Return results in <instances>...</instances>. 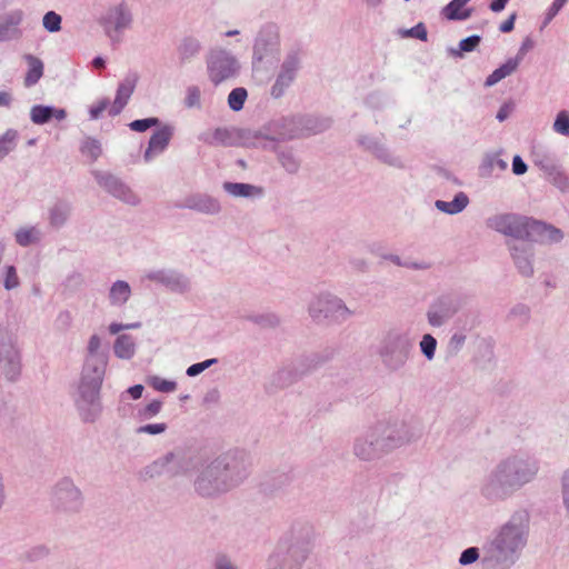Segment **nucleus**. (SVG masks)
<instances>
[{"mask_svg": "<svg viewBox=\"0 0 569 569\" xmlns=\"http://www.w3.org/2000/svg\"><path fill=\"white\" fill-rule=\"evenodd\" d=\"M249 471L248 456L240 450H228L197 463L193 489L202 498H219L239 487Z\"/></svg>", "mask_w": 569, "mask_h": 569, "instance_id": "obj_1", "label": "nucleus"}, {"mask_svg": "<svg viewBox=\"0 0 569 569\" xmlns=\"http://www.w3.org/2000/svg\"><path fill=\"white\" fill-rule=\"evenodd\" d=\"M540 471L535 457L516 452L500 459L481 480L479 492L489 502H501L533 482Z\"/></svg>", "mask_w": 569, "mask_h": 569, "instance_id": "obj_2", "label": "nucleus"}, {"mask_svg": "<svg viewBox=\"0 0 569 569\" xmlns=\"http://www.w3.org/2000/svg\"><path fill=\"white\" fill-rule=\"evenodd\" d=\"M529 531V512L515 511L487 542L481 559L482 569H509L525 549Z\"/></svg>", "mask_w": 569, "mask_h": 569, "instance_id": "obj_3", "label": "nucleus"}, {"mask_svg": "<svg viewBox=\"0 0 569 569\" xmlns=\"http://www.w3.org/2000/svg\"><path fill=\"white\" fill-rule=\"evenodd\" d=\"M415 341L410 333L401 329H390L381 338L378 355L389 371L405 368L413 356Z\"/></svg>", "mask_w": 569, "mask_h": 569, "instance_id": "obj_4", "label": "nucleus"}, {"mask_svg": "<svg viewBox=\"0 0 569 569\" xmlns=\"http://www.w3.org/2000/svg\"><path fill=\"white\" fill-rule=\"evenodd\" d=\"M307 312L316 325H341L355 315L340 297L330 291L313 295L308 302Z\"/></svg>", "mask_w": 569, "mask_h": 569, "instance_id": "obj_5", "label": "nucleus"}, {"mask_svg": "<svg viewBox=\"0 0 569 569\" xmlns=\"http://www.w3.org/2000/svg\"><path fill=\"white\" fill-rule=\"evenodd\" d=\"M391 453L378 422L370 426L352 442V455L362 462H375Z\"/></svg>", "mask_w": 569, "mask_h": 569, "instance_id": "obj_6", "label": "nucleus"}, {"mask_svg": "<svg viewBox=\"0 0 569 569\" xmlns=\"http://www.w3.org/2000/svg\"><path fill=\"white\" fill-rule=\"evenodd\" d=\"M206 64L208 79L213 86L236 78L240 71L238 58L231 51L220 47L208 52Z\"/></svg>", "mask_w": 569, "mask_h": 569, "instance_id": "obj_7", "label": "nucleus"}, {"mask_svg": "<svg viewBox=\"0 0 569 569\" xmlns=\"http://www.w3.org/2000/svg\"><path fill=\"white\" fill-rule=\"evenodd\" d=\"M51 502L59 513L72 516L82 511L84 497L81 489L69 478H61L51 490Z\"/></svg>", "mask_w": 569, "mask_h": 569, "instance_id": "obj_8", "label": "nucleus"}, {"mask_svg": "<svg viewBox=\"0 0 569 569\" xmlns=\"http://www.w3.org/2000/svg\"><path fill=\"white\" fill-rule=\"evenodd\" d=\"M0 370L9 381H16L22 370L18 338L10 329L2 326H0Z\"/></svg>", "mask_w": 569, "mask_h": 569, "instance_id": "obj_9", "label": "nucleus"}, {"mask_svg": "<svg viewBox=\"0 0 569 569\" xmlns=\"http://www.w3.org/2000/svg\"><path fill=\"white\" fill-rule=\"evenodd\" d=\"M280 37L274 26L262 28L253 44L252 63L256 67L272 66L279 60Z\"/></svg>", "mask_w": 569, "mask_h": 569, "instance_id": "obj_10", "label": "nucleus"}, {"mask_svg": "<svg viewBox=\"0 0 569 569\" xmlns=\"http://www.w3.org/2000/svg\"><path fill=\"white\" fill-rule=\"evenodd\" d=\"M378 425L391 452L417 441L420 437L418 429L406 420L379 421Z\"/></svg>", "mask_w": 569, "mask_h": 569, "instance_id": "obj_11", "label": "nucleus"}, {"mask_svg": "<svg viewBox=\"0 0 569 569\" xmlns=\"http://www.w3.org/2000/svg\"><path fill=\"white\" fill-rule=\"evenodd\" d=\"M132 23V11L124 1L110 6L100 18V24L110 38L121 36Z\"/></svg>", "mask_w": 569, "mask_h": 569, "instance_id": "obj_12", "label": "nucleus"}, {"mask_svg": "<svg viewBox=\"0 0 569 569\" xmlns=\"http://www.w3.org/2000/svg\"><path fill=\"white\" fill-rule=\"evenodd\" d=\"M531 219L515 213H500L488 219L489 228L515 238V241L527 240Z\"/></svg>", "mask_w": 569, "mask_h": 569, "instance_id": "obj_13", "label": "nucleus"}, {"mask_svg": "<svg viewBox=\"0 0 569 569\" xmlns=\"http://www.w3.org/2000/svg\"><path fill=\"white\" fill-rule=\"evenodd\" d=\"M300 68V53L297 50H291L287 53L280 70L277 74L276 81L271 87V96L280 98L284 94L287 89L292 84L296 79L297 72Z\"/></svg>", "mask_w": 569, "mask_h": 569, "instance_id": "obj_14", "label": "nucleus"}, {"mask_svg": "<svg viewBox=\"0 0 569 569\" xmlns=\"http://www.w3.org/2000/svg\"><path fill=\"white\" fill-rule=\"evenodd\" d=\"M100 390L101 388L96 387H78L77 408L86 422L96 421L102 411Z\"/></svg>", "mask_w": 569, "mask_h": 569, "instance_id": "obj_15", "label": "nucleus"}, {"mask_svg": "<svg viewBox=\"0 0 569 569\" xmlns=\"http://www.w3.org/2000/svg\"><path fill=\"white\" fill-rule=\"evenodd\" d=\"M93 177L101 188L122 202L131 206H137L140 202L139 197L131 188L116 176L108 172L94 171Z\"/></svg>", "mask_w": 569, "mask_h": 569, "instance_id": "obj_16", "label": "nucleus"}, {"mask_svg": "<svg viewBox=\"0 0 569 569\" xmlns=\"http://www.w3.org/2000/svg\"><path fill=\"white\" fill-rule=\"evenodd\" d=\"M359 144L376 157L379 161L395 168H403V159L395 151L389 149L379 137L361 136Z\"/></svg>", "mask_w": 569, "mask_h": 569, "instance_id": "obj_17", "label": "nucleus"}, {"mask_svg": "<svg viewBox=\"0 0 569 569\" xmlns=\"http://www.w3.org/2000/svg\"><path fill=\"white\" fill-rule=\"evenodd\" d=\"M109 358H84L79 386L101 388Z\"/></svg>", "mask_w": 569, "mask_h": 569, "instance_id": "obj_18", "label": "nucleus"}, {"mask_svg": "<svg viewBox=\"0 0 569 569\" xmlns=\"http://www.w3.org/2000/svg\"><path fill=\"white\" fill-rule=\"evenodd\" d=\"M458 311L453 299L449 297L438 298L427 311L428 323L433 328L446 325Z\"/></svg>", "mask_w": 569, "mask_h": 569, "instance_id": "obj_19", "label": "nucleus"}, {"mask_svg": "<svg viewBox=\"0 0 569 569\" xmlns=\"http://www.w3.org/2000/svg\"><path fill=\"white\" fill-rule=\"evenodd\" d=\"M151 281L166 286L177 293H186L191 289V282L187 276L173 270H156L147 274Z\"/></svg>", "mask_w": 569, "mask_h": 569, "instance_id": "obj_20", "label": "nucleus"}, {"mask_svg": "<svg viewBox=\"0 0 569 569\" xmlns=\"http://www.w3.org/2000/svg\"><path fill=\"white\" fill-rule=\"evenodd\" d=\"M509 249L518 271L523 277H531L533 274V250L530 241H512L509 243Z\"/></svg>", "mask_w": 569, "mask_h": 569, "instance_id": "obj_21", "label": "nucleus"}, {"mask_svg": "<svg viewBox=\"0 0 569 569\" xmlns=\"http://www.w3.org/2000/svg\"><path fill=\"white\" fill-rule=\"evenodd\" d=\"M24 13L20 9L11 10L0 16V42L19 39L22 31L19 29Z\"/></svg>", "mask_w": 569, "mask_h": 569, "instance_id": "obj_22", "label": "nucleus"}, {"mask_svg": "<svg viewBox=\"0 0 569 569\" xmlns=\"http://www.w3.org/2000/svg\"><path fill=\"white\" fill-rule=\"evenodd\" d=\"M173 136V128L171 126H163L152 133L149 139L148 148L144 151L143 159L146 162L151 161L154 157L162 153Z\"/></svg>", "mask_w": 569, "mask_h": 569, "instance_id": "obj_23", "label": "nucleus"}, {"mask_svg": "<svg viewBox=\"0 0 569 569\" xmlns=\"http://www.w3.org/2000/svg\"><path fill=\"white\" fill-rule=\"evenodd\" d=\"M562 239L561 230L546 224L541 221L532 220L529 227L527 240L530 242L553 243Z\"/></svg>", "mask_w": 569, "mask_h": 569, "instance_id": "obj_24", "label": "nucleus"}, {"mask_svg": "<svg viewBox=\"0 0 569 569\" xmlns=\"http://www.w3.org/2000/svg\"><path fill=\"white\" fill-rule=\"evenodd\" d=\"M137 84V77L129 76L126 77L118 86L117 93L112 106L109 109L110 116L119 114L122 109L128 103L130 97L132 96L134 88Z\"/></svg>", "mask_w": 569, "mask_h": 569, "instance_id": "obj_25", "label": "nucleus"}, {"mask_svg": "<svg viewBox=\"0 0 569 569\" xmlns=\"http://www.w3.org/2000/svg\"><path fill=\"white\" fill-rule=\"evenodd\" d=\"M222 189L233 198L256 199L262 197L264 193L262 187L243 182L226 181L222 184Z\"/></svg>", "mask_w": 569, "mask_h": 569, "instance_id": "obj_26", "label": "nucleus"}, {"mask_svg": "<svg viewBox=\"0 0 569 569\" xmlns=\"http://www.w3.org/2000/svg\"><path fill=\"white\" fill-rule=\"evenodd\" d=\"M296 553V549H289L287 552H274L268 560V569H299L305 556L298 559Z\"/></svg>", "mask_w": 569, "mask_h": 569, "instance_id": "obj_27", "label": "nucleus"}, {"mask_svg": "<svg viewBox=\"0 0 569 569\" xmlns=\"http://www.w3.org/2000/svg\"><path fill=\"white\" fill-rule=\"evenodd\" d=\"M186 207L206 214H218L221 211L220 202L208 194L191 196L187 199Z\"/></svg>", "mask_w": 569, "mask_h": 569, "instance_id": "obj_28", "label": "nucleus"}, {"mask_svg": "<svg viewBox=\"0 0 569 569\" xmlns=\"http://www.w3.org/2000/svg\"><path fill=\"white\" fill-rule=\"evenodd\" d=\"M163 457L167 459V473H170L171 476H179L189 470L191 459L182 450L168 452Z\"/></svg>", "mask_w": 569, "mask_h": 569, "instance_id": "obj_29", "label": "nucleus"}, {"mask_svg": "<svg viewBox=\"0 0 569 569\" xmlns=\"http://www.w3.org/2000/svg\"><path fill=\"white\" fill-rule=\"evenodd\" d=\"M132 290L130 284L124 280L114 281L108 291V301L111 307L121 308L131 298Z\"/></svg>", "mask_w": 569, "mask_h": 569, "instance_id": "obj_30", "label": "nucleus"}, {"mask_svg": "<svg viewBox=\"0 0 569 569\" xmlns=\"http://www.w3.org/2000/svg\"><path fill=\"white\" fill-rule=\"evenodd\" d=\"M238 138L234 130L227 128H217L210 132H204L200 139L210 146H232Z\"/></svg>", "mask_w": 569, "mask_h": 569, "instance_id": "obj_31", "label": "nucleus"}, {"mask_svg": "<svg viewBox=\"0 0 569 569\" xmlns=\"http://www.w3.org/2000/svg\"><path fill=\"white\" fill-rule=\"evenodd\" d=\"M202 46L198 38L188 36L184 37L178 48L177 53L181 63H187L193 60L201 52Z\"/></svg>", "mask_w": 569, "mask_h": 569, "instance_id": "obj_32", "label": "nucleus"}, {"mask_svg": "<svg viewBox=\"0 0 569 569\" xmlns=\"http://www.w3.org/2000/svg\"><path fill=\"white\" fill-rule=\"evenodd\" d=\"M137 352V343L131 335H119L113 342V353L121 360H130Z\"/></svg>", "mask_w": 569, "mask_h": 569, "instance_id": "obj_33", "label": "nucleus"}, {"mask_svg": "<svg viewBox=\"0 0 569 569\" xmlns=\"http://www.w3.org/2000/svg\"><path fill=\"white\" fill-rule=\"evenodd\" d=\"M469 204V198L465 192H458L451 201L437 200L436 208L447 214H457Z\"/></svg>", "mask_w": 569, "mask_h": 569, "instance_id": "obj_34", "label": "nucleus"}, {"mask_svg": "<svg viewBox=\"0 0 569 569\" xmlns=\"http://www.w3.org/2000/svg\"><path fill=\"white\" fill-rule=\"evenodd\" d=\"M43 233L38 226H26L17 229L14 240L21 247L37 244L41 241Z\"/></svg>", "mask_w": 569, "mask_h": 569, "instance_id": "obj_35", "label": "nucleus"}, {"mask_svg": "<svg viewBox=\"0 0 569 569\" xmlns=\"http://www.w3.org/2000/svg\"><path fill=\"white\" fill-rule=\"evenodd\" d=\"M276 152L278 161L283 170L290 174H295L299 171L301 161L292 149L280 148Z\"/></svg>", "mask_w": 569, "mask_h": 569, "instance_id": "obj_36", "label": "nucleus"}, {"mask_svg": "<svg viewBox=\"0 0 569 569\" xmlns=\"http://www.w3.org/2000/svg\"><path fill=\"white\" fill-rule=\"evenodd\" d=\"M24 60L27 61L28 67H29L28 72L24 78V83L27 87H31V86L36 84L42 77L43 63L39 58H37L32 54H26Z\"/></svg>", "mask_w": 569, "mask_h": 569, "instance_id": "obj_37", "label": "nucleus"}, {"mask_svg": "<svg viewBox=\"0 0 569 569\" xmlns=\"http://www.w3.org/2000/svg\"><path fill=\"white\" fill-rule=\"evenodd\" d=\"M70 211H71V207L69 203L63 202V201L56 202L50 208V213H49L50 223L57 228L63 226L70 216Z\"/></svg>", "mask_w": 569, "mask_h": 569, "instance_id": "obj_38", "label": "nucleus"}, {"mask_svg": "<svg viewBox=\"0 0 569 569\" xmlns=\"http://www.w3.org/2000/svg\"><path fill=\"white\" fill-rule=\"evenodd\" d=\"M470 0H452L445 9V16L450 20H466L470 17V10L460 11Z\"/></svg>", "mask_w": 569, "mask_h": 569, "instance_id": "obj_39", "label": "nucleus"}, {"mask_svg": "<svg viewBox=\"0 0 569 569\" xmlns=\"http://www.w3.org/2000/svg\"><path fill=\"white\" fill-rule=\"evenodd\" d=\"M248 92L244 88H234L228 96V106L233 111H240L247 100Z\"/></svg>", "mask_w": 569, "mask_h": 569, "instance_id": "obj_40", "label": "nucleus"}, {"mask_svg": "<svg viewBox=\"0 0 569 569\" xmlns=\"http://www.w3.org/2000/svg\"><path fill=\"white\" fill-rule=\"evenodd\" d=\"M101 338L98 335H91L87 348L84 358H109L107 352L101 351Z\"/></svg>", "mask_w": 569, "mask_h": 569, "instance_id": "obj_41", "label": "nucleus"}, {"mask_svg": "<svg viewBox=\"0 0 569 569\" xmlns=\"http://www.w3.org/2000/svg\"><path fill=\"white\" fill-rule=\"evenodd\" d=\"M480 36L473 34L459 42L458 49H450V53L455 57H462L465 52L473 51L480 43Z\"/></svg>", "mask_w": 569, "mask_h": 569, "instance_id": "obj_42", "label": "nucleus"}, {"mask_svg": "<svg viewBox=\"0 0 569 569\" xmlns=\"http://www.w3.org/2000/svg\"><path fill=\"white\" fill-rule=\"evenodd\" d=\"M17 132L8 130L0 136V161L16 148Z\"/></svg>", "mask_w": 569, "mask_h": 569, "instance_id": "obj_43", "label": "nucleus"}, {"mask_svg": "<svg viewBox=\"0 0 569 569\" xmlns=\"http://www.w3.org/2000/svg\"><path fill=\"white\" fill-rule=\"evenodd\" d=\"M30 119L36 124H44L51 119V107L37 104L30 110Z\"/></svg>", "mask_w": 569, "mask_h": 569, "instance_id": "obj_44", "label": "nucleus"}, {"mask_svg": "<svg viewBox=\"0 0 569 569\" xmlns=\"http://www.w3.org/2000/svg\"><path fill=\"white\" fill-rule=\"evenodd\" d=\"M201 90L198 86H189L186 89L184 106L189 109H201Z\"/></svg>", "mask_w": 569, "mask_h": 569, "instance_id": "obj_45", "label": "nucleus"}, {"mask_svg": "<svg viewBox=\"0 0 569 569\" xmlns=\"http://www.w3.org/2000/svg\"><path fill=\"white\" fill-rule=\"evenodd\" d=\"M167 459L164 457H160L159 459L154 460L150 465L143 468L142 476L147 478H156L161 476L162 473L167 472Z\"/></svg>", "mask_w": 569, "mask_h": 569, "instance_id": "obj_46", "label": "nucleus"}, {"mask_svg": "<svg viewBox=\"0 0 569 569\" xmlns=\"http://www.w3.org/2000/svg\"><path fill=\"white\" fill-rule=\"evenodd\" d=\"M556 133L569 138V111L560 110L552 124Z\"/></svg>", "mask_w": 569, "mask_h": 569, "instance_id": "obj_47", "label": "nucleus"}, {"mask_svg": "<svg viewBox=\"0 0 569 569\" xmlns=\"http://www.w3.org/2000/svg\"><path fill=\"white\" fill-rule=\"evenodd\" d=\"M149 386L159 392L170 393L177 389V382L172 380L163 379L159 376H152L148 379Z\"/></svg>", "mask_w": 569, "mask_h": 569, "instance_id": "obj_48", "label": "nucleus"}, {"mask_svg": "<svg viewBox=\"0 0 569 569\" xmlns=\"http://www.w3.org/2000/svg\"><path fill=\"white\" fill-rule=\"evenodd\" d=\"M419 347L421 350V353L426 357L427 360H432L436 355L437 349V340L430 333H426L422 336Z\"/></svg>", "mask_w": 569, "mask_h": 569, "instance_id": "obj_49", "label": "nucleus"}, {"mask_svg": "<svg viewBox=\"0 0 569 569\" xmlns=\"http://www.w3.org/2000/svg\"><path fill=\"white\" fill-rule=\"evenodd\" d=\"M20 287V279L14 266H6L3 269V288L8 291Z\"/></svg>", "mask_w": 569, "mask_h": 569, "instance_id": "obj_50", "label": "nucleus"}, {"mask_svg": "<svg viewBox=\"0 0 569 569\" xmlns=\"http://www.w3.org/2000/svg\"><path fill=\"white\" fill-rule=\"evenodd\" d=\"M80 150L84 156L89 157L92 161H94L101 154V144L96 139L87 138L83 140Z\"/></svg>", "mask_w": 569, "mask_h": 569, "instance_id": "obj_51", "label": "nucleus"}, {"mask_svg": "<svg viewBox=\"0 0 569 569\" xmlns=\"http://www.w3.org/2000/svg\"><path fill=\"white\" fill-rule=\"evenodd\" d=\"M42 24L47 31L58 32L61 29V17L54 11H49L43 16Z\"/></svg>", "mask_w": 569, "mask_h": 569, "instance_id": "obj_52", "label": "nucleus"}, {"mask_svg": "<svg viewBox=\"0 0 569 569\" xmlns=\"http://www.w3.org/2000/svg\"><path fill=\"white\" fill-rule=\"evenodd\" d=\"M162 409L160 400H152L150 403L139 410L138 415L141 420H150L156 417Z\"/></svg>", "mask_w": 569, "mask_h": 569, "instance_id": "obj_53", "label": "nucleus"}, {"mask_svg": "<svg viewBox=\"0 0 569 569\" xmlns=\"http://www.w3.org/2000/svg\"><path fill=\"white\" fill-rule=\"evenodd\" d=\"M159 122L160 121L158 118L139 119V120H134V121L130 122L129 128L136 132H144L148 129H150L151 127L158 126Z\"/></svg>", "mask_w": 569, "mask_h": 569, "instance_id": "obj_54", "label": "nucleus"}, {"mask_svg": "<svg viewBox=\"0 0 569 569\" xmlns=\"http://www.w3.org/2000/svg\"><path fill=\"white\" fill-rule=\"evenodd\" d=\"M167 428H168V426L164 422L148 423V425H143V426H140L139 428H137L136 432L138 435L147 433V435L156 436V435H161V433L166 432Z\"/></svg>", "mask_w": 569, "mask_h": 569, "instance_id": "obj_55", "label": "nucleus"}, {"mask_svg": "<svg viewBox=\"0 0 569 569\" xmlns=\"http://www.w3.org/2000/svg\"><path fill=\"white\" fill-rule=\"evenodd\" d=\"M561 485V500L562 505L569 515V469H566L560 478Z\"/></svg>", "mask_w": 569, "mask_h": 569, "instance_id": "obj_56", "label": "nucleus"}, {"mask_svg": "<svg viewBox=\"0 0 569 569\" xmlns=\"http://www.w3.org/2000/svg\"><path fill=\"white\" fill-rule=\"evenodd\" d=\"M216 363H218L217 358H211V359L204 360L202 362L193 363L190 367H188L186 373L189 377H196Z\"/></svg>", "mask_w": 569, "mask_h": 569, "instance_id": "obj_57", "label": "nucleus"}, {"mask_svg": "<svg viewBox=\"0 0 569 569\" xmlns=\"http://www.w3.org/2000/svg\"><path fill=\"white\" fill-rule=\"evenodd\" d=\"M467 340L466 333L462 331L455 332L448 342L449 350L453 353H458L465 346Z\"/></svg>", "mask_w": 569, "mask_h": 569, "instance_id": "obj_58", "label": "nucleus"}, {"mask_svg": "<svg viewBox=\"0 0 569 569\" xmlns=\"http://www.w3.org/2000/svg\"><path fill=\"white\" fill-rule=\"evenodd\" d=\"M479 549L476 547H470L463 550L459 558V563L461 566H468L476 562L479 559Z\"/></svg>", "mask_w": 569, "mask_h": 569, "instance_id": "obj_59", "label": "nucleus"}, {"mask_svg": "<svg viewBox=\"0 0 569 569\" xmlns=\"http://www.w3.org/2000/svg\"><path fill=\"white\" fill-rule=\"evenodd\" d=\"M520 62H521V57H515V58L507 60L498 69L500 71V73L502 74V77L506 78L517 70Z\"/></svg>", "mask_w": 569, "mask_h": 569, "instance_id": "obj_60", "label": "nucleus"}, {"mask_svg": "<svg viewBox=\"0 0 569 569\" xmlns=\"http://www.w3.org/2000/svg\"><path fill=\"white\" fill-rule=\"evenodd\" d=\"M141 327V322H131V323H120V322H111L108 327L110 335H118L122 330L130 329H139Z\"/></svg>", "mask_w": 569, "mask_h": 569, "instance_id": "obj_61", "label": "nucleus"}, {"mask_svg": "<svg viewBox=\"0 0 569 569\" xmlns=\"http://www.w3.org/2000/svg\"><path fill=\"white\" fill-rule=\"evenodd\" d=\"M49 555V549L46 546H37L30 549L27 553V558L30 561H38L46 558Z\"/></svg>", "mask_w": 569, "mask_h": 569, "instance_id": "obj_62", "label": "nucleus"}, {"mask_svg": "<svg viewBox=\"0 0 569 569\" xmlns=\"http://www.w3.org/2000/svg\"><path fill=\"white\" fill-rule=\"evenodd\" d=\"M515 110V103L512 101L505 102L497 112L496 118L502 122L509 118Z\"/></svg>", "mask_w": 569, "mask_h": 569, "instance_id": "obj_63", "label": "nucleus"}, {"mask_svg": "<svg viewBox=\"0 0 569 569\" xmlns=\"http://www.w3.org/2000/svg\"><path fill=\"white\" fill-rule=\"evenodd\" d=\"M214 569H238V567L229 558L220 556L214 561Z\"/></svg>", "mask_w": 569, "mask_h": 569, "instance_id": "obj_64", "label": "nucleus"}]
</instances>
